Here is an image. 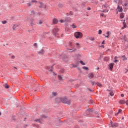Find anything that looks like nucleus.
Wrapping results in <instances>:
<instances>
[{
    "label": "nucleus",
    "instance_id": "5fc2aeb1",
    "mask_svg": "<svg viewBox=\"0 0 128 128\" xmlns=\"http://www.w3.org/2000/svg\"><path fill=\"white\" fill-rule=\"evenodd\" d=\"M102 44H104V40H103V42H102Z\"/></svg>",
    "mask_w": 128,
    "mask_h": 128
},
{
    "label": "nucleus",
    "instance_id": "1a4fd4ad",
    "mask_svg": "<svg viewBox=\"0 0 128 128\" xmlns=\"http://www.w3.org/2000/svg\"><path fill=\"white\" fill-rule=\"evenodd\" d=\"M117 10L119 12H122V8L120 7L119 5H118V7L117 8Z\"/></svg>",
    "mask_w": 128,
    "mask_h": 128
},
{
    "label": "nucleus",
    "instance_id": "f257e3e1",
    "mask_svg": "<svg viewBox=\"0 0 128 128\" xmlns=\"http://www.w3.org/2000/svg\"><path fill=\"white\" fill-rule=\"evenodd\" d=\"M57 101H60L62 102L70 105V100L68 99L66 97L59 98L56 99Z\"/></svg>",
    "mask_w": 128,
    "mask_h": 128
},
{
    "label": "nucleus",
    "instance_id": "bb28decb",
    "mask_svg": "<svg viewBox=\"0 0 128 128\" xmlns=\"http://www.w3.org/2000/svg\"><path fill=\"white\" fill-rule=\"evenodd\" d=\"M109 60V58L108 57H105L104 58V60L108 62Z\"/></svg>",
    "mask_w": 128,
    "mask_h": 128
},
{
    "label": "nucleus",
    "instance_id": "7c9ffc66",
    "mask_svg": "<svg viewBox=\"0 0 128 128\" xmlns=\"http://www.w3.org/2000/svg\"><path fill=\"white\" fill-rule=\"evenodd\" d=\"M82 68L85 70H88V67H86V66H83Z\"/></svg>",
    "mask_w": 128,
    "mask_h": 128
},
{
    "label": "nucleus",
    "instance_id": "f8f14e48",
    "mask_svg": "<svg viewBox=\"0 0 128 128\" xmlns=\"http://www.w3.org/2000/svg\"><path fill=\"white\" fill-rule=\"evenodd\" d=\"M58 21L57 19L54 18L53 20V24H57L58 23Z\"/></svg>",
    "mask_w": 128,
    "mask_h": 128
},
{
    "label": "nucleus",
    "instance_id": "49530a36",
    "mask_svg": "<svg viewBox=\"0 0 128 128\" xmlns=\"http://www.w3.org/2000/svg\"><path fill=\"white\" fill-rule=\"evenodd\" d=\"M125 104H126L127 106H128V100H127L126 101Z\"/></svg>",
    "mask_w": 128,
    "mask_h": 128
},
{
    "label": "nucleus",
    "instance_id": "f03ea898",
    "mask_svg": "<svg viewBox=\"0 0 128 128\" xmlns=\"http://www.w3.org/2000/svg\"><path fill=\"white\" fill-rule=\"evenodd\" d=\"M74 36L76 39H81L83 36V34L80 32H76L74 33Z\"/></svg>",
    "mask_w": 128,
    "mask_h": 128
},
{
    "label": "nucleus",
    "instance_id": "c03bdc74",
    "mask_svg": "<svg viewBox=\"0 0 128 128\" xmlns=\"http://www.w3.org/2000/svg\"><path fill=\"white\" fill-rule=\"evenodd\" d=\"M76 45L77 46V47L78 48V47H79V46H80V44L78 43V42H77V43L76 44Z\"/></svg>",
    "mask_w": 128,
    "mask_h": 128
},
{
    "label": "nucleus",
    "instance_id": "a18cd8bd",
    "mask_svg": "<svg viewBox=\"0 0 128 128\" xmlns=\"http://www.w3.org/2000/svg\"><path fill=\"white\" fill-rule=\"evenodd\" d=\"M70 16L73 15V12H70Z\"/></svg>",
    "mask_w": 128,
    "mask_h": 128
},
{
    "label": "nucleus",
    "instance_id": "7ed1b4c3",
    "mask_svg": "<svg viewBox=\"0 0 128 128\" xmlns=\"http://www.w3.org/2000/svg\"><path fill=\"white\" fill-rule=\"evenodd\" d=\"M108 8V6L106 5H103L102 6V9H103V11L102 12H108V10L107 9Z\"/></svg>",
    "mask_w": 128,
    "mask_h": 128
},
{
    "label": "nucleus",
    "instance_id": "37998d69",
    "mask_svg": "<svg viewBox=\"0 0 128 128\" xmlns=\"http://www.w3.org/2000/svg\"><path fill=\"white\" fill-rule=\"evenodd\" d=\"M122 112V110H121V109H119V110L118 111V113H120V112Z\"/></svg>",
    "mask_w": 128,
    "mask_h": 128
},
{
    "label": "nucleus",
    "instance_id": "bf43d9fd",
    "mask_svg": "<svg viewBox=\"0 0 128 128\" xmlns=\"http://www.w3.org/2000/svg\"><path fill=\"white\" fill-rule=\"evenodd\" d=\"M52 70H50V72H52Z\"/></svg>",
    "mask_w": 128,
    "mask_h": 128
},
{
    "label": "nucleus",
    "instance_id": "8fccbe9b",
    "mask_svg": "<svg viewBox=\"0 0 128 128\" xmlns=\"http://www.w3.org/2000/svg\"><path fill=\"white\" fill-rule=\"evenodd\" d=\"M41 14L40 12H38L37 14V16H40Z\"/></svg>",
    "mask_w": 128,
    "mask_h": 128
},
{
    "label": "nucleus",
    "instance_id": "393cba45",
    "mask_svg": "<svg viewBox=\"0 0 128 128\" xmlns=\"http://www.w3.org/2000/svg\"><path fill=\"white\" fill-rule=\"evenodd\" d=\"M17 27H18L17 25L14 24V26L12 27L13 30H14Z\"/></svg>",
    "mask_w": 128,
    "mask_h": 128
},
{
    "label": "nucleus",
    "instance_id": "338daca9",
    "mask_svg": "<svg viewBox=\"0 0 128 128\" xmlns=\"http://www.w3.org/2000/svg\"><path fill=\"white\" fill-rule=\"evenodd\" d=\"M88 16V15H87V16Z\"/></svg>",
    "mask_w": 128,
    "mask_h": 128
},
{
    "label": "nucleus",
    "instance_id": "a211bd4d",
    "mask_svg": "<svg viewBox=\"0 0 128 128\" xmlns=\"http://www.w3.org/2000/svg\"><path fill=\"white\" fill-rule=\"evenodd\" d=\"M92 112V109H88L86 110V113L87 114L90 113Z\"/></svg>",
    "mask_w": 128,
    "mask_h": 128
},
{
    "label": "nucleus",
    "instance_id": "c9c22d12",
    "mask_svg": "<svg viewBox=\"0 0 128 128\" xmlns=\"http://www.w3.org/2000/svg\"><path fill=\"white\" fill-rule=\"evenodd\" d=\"M102 33V30H99V32H98V34H101Z\"/></svg>",
    "mask_w": 128,
    "mask_h": 128
},
{
    "label": "nucleus",
    "instance_id": "412c9836",
    "mask_svg": "<svg viewBox=\"0 0 128 128\" xmlns=\"http://www.w3.org/2000/svg\"><path fill=\"white\" fill-rule=\"evenodd\" d=\"M36 122H38L40 123V124L42 123V120L40 119L36 120Z\"/></svg>",
    "mask_w": 128,
    "mask_h": 128
},
{
    "label": "nucleus",
    "instance_id": "4d7b16f0",
    "mask_svg": "<svg viewBox=\"0 0 128 128\" xmlns=\"http://www.w3.org/2000/svg\"><path fill=\"white\" fill-rule=\"evenodd\" d=\"M100 69L99 67L97 68V70H98Z\"/></svg>",
    "mask_w": 128,
    "mask_h": 128
},
{
    "label": "nucleus",
    "instance_id": "9b49d317",
    "mask_svg": "<svg viewBox=\"0 0 128 128\" xmlns=\"http://www.w3.org/2000/svg\"><path fill=\"white\" fill-rule=\"evenodd\" d=\"M119 104H126V100H119Z\"/></svg>",
    "mask_w": 128,
    "mask_h": 128
},
{
    "label": "nucleus",
    "instance_id": "69168bd1",
    "mask_svg": "<svg viewBox=\"0 0 128 128\" xmlns=\"http://www.w3.org/2000/svg\"><path fill=\"white\" fill-rule=\"evenodd\" d=\"M128 72V70H126V72Z\"/></svg>",
    "mask_w": 128,
    "mask_h": 128
},
{
    "label": "nucleus",
    "instance_id": "a19ab883",
    "mask_svg": "<svg viewBox=\"0 0 128 128\" xmlns=\"http://www.w3.org/2000/svg\"><path fill=\"white\" fill-rule=\"evenodd\" d=\"M124 6H127L128 5V4L127 2H125L124 4Z\"/></svg>",
    "mask_w": 128,
    "mask_h": 128
},
{
    "label": "nucleus",
    "instance_id": "864d4df0",
    "mask_svg": "<svg viewBox=\"0 0 128 128\" xmlns=\"http://www.w3.org/2000/svg\"><path fill=\"white\" fill-rule=\"evenodd\" d=\"M118 62V60H114V62Z\"/></svg>",
    "mask_w": 128,
    "mask_h": 128
},
{
    "label": "nucleus",
    "instance_id": "6e6d98bb",
    "mask_svg": "<svg viewBox=\"0 0 128 128\" xmlns=\"http://www.w3.org/2000/svg\"><path fill=\"white\" fill-rule=\"evenodd\" d=\"M102 48H104V46L102 45Z\"/></svg>",
    "mask_w": 128,
    "mask_h": 128
},
{
    "label": "nucleus",
    "instance_id": "4468645a",
    "mask_svg": "<svg viewBox=\"0 0 128 128\" xmlns=\"http://www.w3.org/2000/svg\"><path fill=\"white\" fill-rule=\"evenodd\" d=\"M69 50H70V52H76V48H73L72 49H69Z\"/></svg>",
    "mask_w": 128,
    "mask_h": 128
},
{
    "label": "nucleus",
    "instance_id": "6ab92c4d",
    "mask_svg": "<svg viewBox=\"0 0 128 128\" xmlns=\"http://www.w3.org/2000/svg\"><path fill=\"white\" fill-rule=\"evenodd\" d=\"M43 23V21L42 20H40L39 22H38V24L41 25Z\"/></svg>",
    "mask_w": 128,
    "mask_h": 128
},
{
    "label": "nucleus",
    "instance_id": "58836bf2",
    "mask_svg": "<svg viewBox=\"0 0 128 128\" xmlns=\"http://www.w3.org/2000/svg\"><path fill=\"white\" fill-rule=\"evenodd\" d=\"M32 2H33V3H36L37 2V1L36 0H32Z\"/></svg>",
    "mask_w": 128,
    "mask_h": 128
},
{
    "label": "nucleus",
    "instance_id": "473e14b6",
    "mask_svg": "<svg viewBox=\"0 0 128 128\" xmlns=\"http://www.w3.org/2000/svg\"><path fill=\"white\" fill-rule=\"evenodd\" d=\"M2 23L3 24H6V20H3L2 22Z\"/></svg>",
    "mask_w": 128,
    "mask_h": 128
},
{
    "label": "nucleus",
    "instance_id": "39448f33",
    "mask_svg": "<svg viewBox=\"0 0 128 128\" xmlns=\"http://www.w3.org/2000/svg\"><path fill=\"white\" fill-rule=\"evenodd\" d=\"M39 8L46 9V4H44V3H42V2H40Z\"/></svg>",
    "mask_w": 128,
    "mask_h": 128
},
{
    "label": "nucleus",
    "instance_id": "b1692460",
    "mask_svg": "<svg viewBox=\"0 0 128 128\" xmlns=\"http://www.w3.org/2000/svg\"><path fill=\"white\" fill-rule=\"evenodd\" d=\"M123 25L124 27H122V30H124V28L126 27V24L124 23V22H123Z\"/></svg>",
    "mask_w": 128,
    "mask_h": 128
},
{
    "label": "nucleus",
    "instance_id": "de8ad7c7",
    "mask_svg": "<svg viewBox=\"0 0 128 128\" xmlns=\"http://www.w3.org/2000/svg\"><path fill=\"white\" fill-rule=\"evenodd\" d=\"M87 10H91V8H87Z\"/></svg>",
    "mask_w": 128,
    "mask_h": 128
},
{
    "label": "nucleus",
    "instance_id": "4be33fe9",
    "mask_svg": "<svg viewBox=\"0 0 128 128\" xmlns=\"http://www.w3.org/2000/svg\"><path fill=\"white\" fill-rule=\"evenodd\" d=\"M57 94H58L56 92H52V96H56Z\"/></svg>",
    "mask_w": 128,
    "mask_h": 128
},
{
    "label": "nucleus",
    "instance_id": "ddd939ff",
    "mask_svg": "<svg viewBox=\"0 0 128 128\" xmlns=\"http://www.w3.org/2000/svg\"><path fill=\"white\" fill-rule=\"evenodd\" d=\"M58 7L60 8H64V4L62 3H60L58 5Z\"/></svg>",
    "mask_w": 128,
    "mask_h": 128
},
{
    "label": "nucleus",
    "instance_id": "5701e85b",
    "mask_svg": "<svg viewBox=\"0 0 128 128\" xmlns=\"http://www.w3.org/2000/svg\"><path fill=\"white\" fill-rule=\"evenodd\" d=\"M120 18H124V14L123 13H121V14H120Z\"/></svg>",
    "mask_w": 128,
    "mask_h": 128
},
{
    "label": "nucleus",
    "instance_id": "c756f323",
    "mask_svg": "<svg viewBox=\"0 0 128 128\" xmlns=\"http://www.w3.org/2000/svg\"><path fill=\"white\" fill-rule=\"evenodd\" d=\"M80 63L82 64L83 66H85L86 64L82 60H80Z\"/></svg>",
    "mask_w": 128,
    "mask_h": 128
},
{
    "label": "nucleus",
    "instance_id": "13d9d810",
    "mask_svg": "<svg viewBox=\"0 0 128 128\" xmlns=\"http://www.w3.org/2000/svg\"><path fill=\"white\" fill-rule=\"evenodd\" d=\"M116 58H118V57L115 56V59H116Z\"/></svg>",
    "mask_w": 128,
    "mask_h": 128
},
{
    "label": "nucleus",
    "instance_id": "2eb2a0df",
    "mask_svg": "<svg viewBox=\"0 0 128 128\" xmlns=\"http://www.w3.org/2000/svg\"><path fill=\"white\" fill-rule=\"evenodd\" d=\"M44 53V50L42 49L41 50L38 52V54H43Z\"/></svg>",
    "mask_w": 128,
    "mask_h": 128
},
{
    "label": "nucleus",
    "instance_id": "ea45409f",
    "mask_svg": "<svg viewBox=\"0 0 128 128\" xmlns=\"http://www.w3.org/2000/svg\"><path fill=\"white\" fill-rule=\"evenodd\" d=\"M27 4H28V6H30L32 5L30 2L28 3Z\"/></svg>",
    "mask_w": 128,
    "mask_h": 128
},
{
    "label": "nucleus",
    "instance_id": "052dcab7",
    "mask_svg": "<svg viewBox=\"0 0 128 128\" xmlns=\"http://www.w3.org/2000/svg\"><path fill=\"white\" fill-rule=\"evenodd\" d=\"M104 1V0H100V2H102Z\"/></svg>",
    "mask_w": 128,
    "mask_h": 128
},
{
    "label": "nucleus",
    "instance_id": "3c124183",
    "mask_svg": "<svg viewBox=\"0 0 128 128\" xmlns=\"http://www.w3.org/2000/svg\"><path fill=\"white\" fill-rule=\"evenodd\" d=\"M120 113L118 112H116V114H115L116 116H118Z\"/></svg>",
    "mask_w": 128,
    "mask_h": 128
},
{
    "label": "nucleus",
    "instance_id": "603ef678",
    "mask_svg": "<svg viewBox=\"0 0 128 128\" xmlns=\"http://www.w3.org/2000/svg\"><path fill=\"white\" fill-rule=\"evenodd\" d=\"M124 94H121V97H124Z\"/></svg>",
    "mask_w": 128,
    "mask_h": 128
},
{
    "label": "nucleus",
    "instance_id": "e433bc0d",
    "mask_svg": "<svg viewBox=\"0 0 128 128\" xmlns=\"http://www.w3.org/2000/svg\"><path fill=\"white\" fill-rule=\"evenodd\" d=\"M5 88H6V89L8 88H9L8 85L6 84V85H5Z\"/></svg>",
    "mask_w": 128,
    "mask_h": 128
},
{
    "label": "nucleus",
    "instance_id": "0e129e2a",
    "mask_svg": "<svg viewBox=\"0 0 128 128\" xmlns=\"http://www.w3.org/2000/svg\"><path fill=\"white\" fill-rule=\"evenodd\" d=\"M101 16H104V15H103V14H102V15L101 14Z\"/></svg>",
    "mask_w": 128,
    "mask_h": 128
},
{
    "label": "nucleus",
    "instance_id": "09e8293b",
    "mask_svg": "<svg viewBox=\"0 0 128 128\" xmlns=\"http://www.w3.org/2000/svg\"><path fill=\"white\" fill-rule=\"evenodd\" d=\"M32 14H34V11L32 12Z\"/></svg>",
    "mask_w": 128,
    "mask_h": 128
},
{
    "label": "nucleus",
    "instance_id": "72a5a7b5",
    "mask_svg": "<svg viewBox=\"0 0 128 128\" xmlns=\"http://www.w3.org/2000/svg\"><path fill=\"white\" fill-rule=\"evenodd\" d=\"M34 46L35 47V48H37V46H38V44H37V43H34Z\"/></svg>",
    "mask_w": 128,
    "mask_h": 128
},
{
    "label": "nucleus",
    "instance_id": "20e7f679",
    "mask_svg": "<svg viewBox=\"0 0 128 128\" xmlns=\"http://www.w3.org/2000/svg\"><path fill=\"white\" fill-rule=\"evenodd\" d=\"M58 31L59 29L57 27H56L52 30V33L54 34V35H56L57 33L58 32Z\"/></svg>",
    "mask_w": 128,
    "mask_h": 128
},
{
    "label": "nucleus",
    "instance_id": "cd10ccee",
    "mask_svg": "<svg viewBox=\"0 0 128 128\" xmlns=\"http://www.w3.org/2000/svg\"><path fill=\"white\" fill-rule=\"evenodd\" d=\"M95 40V38L94 37H92L90 38V40L94 42Z\"/></svg>",
    "mask_w": 128,
    "mask_h": 128
},
{
    "label": "nucleus",
    "instance_id": "0eeeda50",
    "mask_svg": "<svg viewBox=\"0 0 128 128\" xmlns=\"http://www.w3.org/2000/svg\"><path fill=\"white\" fill-rule=\"evenodd\" d=\"M114 66V63H110V64H109L108 67H109V69H110V70H112Z\"/></svg>",
    "mask_w": 128,
    "mask_h": 128
},
{
    "label": "nucleus",
    "instance_id": "6e6552de",
    "mask_svg": "<svg viewBox=\"0 0 128 128\" xmlns=\"http://www.w3.org/2000/svg\"><path fill=\"white\" fill-rule=\"evenodd\" d=\"M94 77V75L92 73H89V74H88V78H89L92 79Z\"/></svg>",
    "mask_w": 128,
    "mask_h": 128
},
{
    "label": "nucleus",
    "instance_id": "2f4dec72",
    "mask_svg": "<svg viewBox=\"0 0 128 128\" xmlns=\"http://www.w3.org/2000/svg\"><path fill=\"white\" fill-rule=\"evenodd\" d=\"M58 77L60 80H62V78L60 75H58Z\"/></svg>",
    "mask_w": 128,
    "mask_h": 128
},
{
    "label": "nucleus",
    "instance_id": "680f3d73",
    "mask_svg": "<svg viewBox=\"0 0 128 128\" xmlns=\"http://www.w3.org/2000/svg\"><path fill=\"white\" fill-rule=\"evenodd\" d=\"M2 113L0 112V116H1Z\"/></svg>",
    "mask_w": 128,
    "mask_h": 128
},
{
    "label": "nucleus",
    "instance_id": "dca6fc26",
    "mask_svg": "<svg viewBox=\"0 0 128 128\" xmlns=\"http://www.w3.org/2000/svg\"><path fill=\"white\" fill-rule=\"evenodd\" d=\"M109 92H110L109 93L110 96H114V92L112 91L109 90Z\"/></svg>",
    "mask_w": 128,
    "mask_h": 128
},
{
    "label": "nucleus",
    "instance_id": "e2e57ef3",
    "mask_svg": "<svg viewBox=\"0 0 128 128\" xmlns=\"http://www.w3.org/2000/svg\"><path fill=\"white\" fill-rule=\"evenodd\" d=\"M101 16H104V15H103V14H102V15L101 14Z\"/></svg>",
    "mask_w": 128,
    "mask_h": 128
},
{
    "label": "nucleus",
    "instance_id": "79ce46f5",
    "mask_svg": "<svg viewBox=\"0 0 128 128\" xmlns=\"http://www.w3.org/2000/svg\"><path fill=\"white\" fill-rule=\"evenodd\" d=\"M91 84H92V86H94L96 84L94 82H91Z\"/></svg>",
    "mask_w": 128,
    "mask_h": 128
},
{
    "label": "nucleus",
    "instance_id": "9d476101",
    "mask_svg": "<svg viewBox=\"0 0 128 128\" xmlns=\"http://www.w3.org/2000/svg\"><path fill=\"white\" fill-rule=\"evenodd\" d=\"M70 27H71V28H74V29L77 28V26H76V24H74V23H73V24L70 26Z\"/></svg>",
    "mask_w": 128,
    "mask_h": 128
},
{
    "label": "nucleus",
    "instance_id": "c85d7f7f",
    "mask_svg": "<svg viewBox=\"0 0 128 128\" xmlns=\"http://www.w3.org/2000/svg\"><path fill=\"white\" fill-rule=\"evenodd\" d=\"M60 23H64V22H66L65 20H60Z\"/></svg>",
    "mask_w": 128,
    "mask_h": 128
},
{
    "label": "nucleus",
    "instance_id": "4c0bfd02",
    "mask_svg": "<svg viewBox=\"0 0 128 128\" xmlns=\"http://www.w3.org/2000/svg\"><path fill=\"white\" fill-rule=\"evenodd\" d=\"M11 58H12V59L14 60L15 58V56L12 55L11 56Z\"/></svg>",
    "mask_w": 128,
    "mask_h": 128
},
{
    "label": "nucleus",
    "instance_id": "f3484780",
    "mask_svg": "<svg viewBox=\"0 0 128 128\" xmlns=\"http://www.w3.org/2000/svg\"><path fill=\"white\" fill-rule=\"evenodd\" d=\"M110 34V32L108 31V32H107V36H105V37L108 38Z\"/></svg>",
    "mask_w": 128,
    "mask_h": 128
},
{
    "label": "nucleus",
    "instance_id": "f704fd0d",
    "mask_svg": "<svg viewBox=\"0 0 128 128\" xmlns=\"http://www.w3.org/2000/svg\"><path fill=\"white\" fill-rule=\"evenodd\" d=\"M126 60H127V58H126V57L125 56H123V60L124 61Z\"/></svg>",
    "mask_w": 128,
    "mask_h": 128
},
{
    "label": "nucleus",
    "instance_id": "423d86ee",
    "mask_svg": "<svg viewBox=\"0 0 128 128\" xmlns=\"http://www.w3.org/2000/svg\"><path fill=\"white\" fill-rule=\"evenodd\" d=\"M109 126L114 128V126H118V124H112V122H111L110 124H109Z\"/></svg>",
    "mask_w": 128,
    "mask_h": 128
},
{
    "label": "nucleus",
    "instance_id": "a878e982",
    "mask_svg": "<svg viewBox=\"0 0 128 128\" xmlns=\"http://www.w3.org/2000/svg\"><path fill=\"white\" fill-rule=\"evenodd\" d=\"M65 22H70L71 21V19L70 18H68L66 20H65Z\"/></svg>",
    "mask_w": 128,
    "mask_h": 128
},
{
    "label": "nucleus",
    "instance_id": "aec40b11",
    "mask_svg": "<svg viewBox=\"0 0 128 128\" xmlns=\"http://www.w3.org/2000/svg\"><path fill=\"white\" fill-rule=\"evenodd\" d=\"M97 86L100 88H102V84L100 82H97Z\"/></svg>",
    "mask_w": 128,
    "mask_h": 128
},
{
    "label": "nucleus",
    "instance_id": "774afa93",
    "mask_svg": "<svg viewBox=\"0 0 128 128\" xmlns=\"http://www.w3.org/2000/svg\"><path fill=\"white\" fill-rule=\"evenodd\" d=\"M46 34V32H45V34Z\"/></svg>",
    "mask_w": 128,
    "mask_h": 128
}]
</instances>
